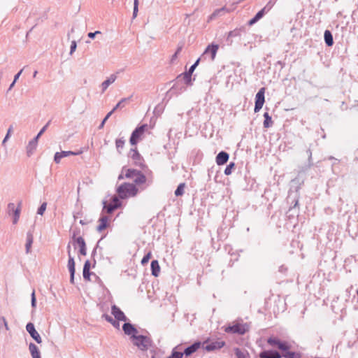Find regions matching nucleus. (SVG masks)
Returning a JSON list of instances; mask_svg holds the SVG:
<instances>
[{
	"instance_id": "19",
	"label": "nucleus",
	"mask_w": 358,
	"mask_h": 358,
	"mask_svg": "<svg viewBox=\"0 0 358 358\" xmlns=\"http://www.w3.org/2000/svg\"><path fill=\"white\" fill-rule=\"evenodd\" d=\"M200 347H201V343H199V342L194 343L193 345L187 348L185 350L184 354L186 356H189L192 353L195 352L197 350H199L200 348Z\"/></svg>"
},
{
	"instance_id": "7",
	"label": "nucleus",
	"mask_w": 358,
	"mask_h": 358,
	"mask_svg": "<svg viewBox=\"0 0 358 358\" xmlns=\"http://www.w3.org/2000/svg\"><path fill=\"white\" fill-rule=\"evenodd\" d=\"M148 128V124H143L138 127H137L131 134L130 138V143L133 145L137 144L138 141L141 140L144 134V132Z\"/></svg>"
},
{
	"instance_id": "26",
	"label": "nucleus",
	"mask_w": 358,
	"mask_h": 358,
	"mask_svg": "<svg viewBox=\"0 0 358 358\" xmlns=\"http://www.w3.org/2000/svg\"><path fill=\"white\" fill-rule=\"evenodd\" d=\"M21 205H22V202L20 201L18 205H17V207L13 211L14 218H13V222L14 224H15L18 222V220H19L20 215V212H21Z\"/></svg>"
},
{
	"instance_id": "25",
	"label": "nucleus",
	"mask_w": 358,
	"mask_h": 358,
	"mask_svg": "<svg viewBox=\"0 0 358 358\" xmlns=\"http://www.w3.org/2000/svg\"><path fill=\"white\" fill-rule=\"evenodd\" d=\"M324 36L326 44L328 46H331L334 44V40L331 31L329 30H326L324 31Z\"/></svg>"
},
{
	"instance_id": "52",
	"label": "nucleus",
	"mask_w": 358,
	"mask_h": 358,
	"mask_svg": "<svg viewBox=\"0 0 358 358\" xmlns=\"http://www.w3.org/2000/svg\"><path fill=\"white\" fill-rule=\"evenodd\" d=\"M113 113H114V112H113V110H111V111H110V112L106 115V116L105 117V118L103 120V121H102V122H101V125H100V127H103V125H104L105 122L108 120V119L109 118V117H110V116Z\"/></svg>"
},
{
	"instance_id": "57",
	"label": "nucleus",
	"mask_w": 358,
	"mask_h": 358,
	"mask_svg": "<svg viewBox=\"0 0 358 358\" xmlns=\"http://www.w3.org/2000/svg\"><path fill=\"white\" fill-rule=\"evenodd\" d=\"M12 130H13V127H12V126H10V127H9L8 130V132H7V134H6V136L5 138H4V139H3V143H4L7 141V139L8 138V137H9L10 134H11V132H12Z\"/></svg>"
},
{
	"instance_id": "17",
	"label": "nucleus",
	"mask_w": 358,
	"mask_h": 358,
	"mask_svg": "<svg viewBox=\"0 0 358 358\" xmlns=\"http://www.w3.org/2000/svg\"><path fill=\"white\" fill-rule=\"evenodd\" d=\"M68 267L71 273V282H73L74 273H75V262L73 257H71L70 252L69 251V262Z\"/></svg>"
},
{
	"instance_id": "46",
	"label": "nucleus",
	"mask_w": 358,
	"mask_h": 358,
	"mask_svg": "<svg viewBox=\"0 0 358 358\" xmlns=\"http://www.w3.org/2000/svg\"><path fill=\"white\" fill-rule=\"evenodd\" d=\"M113 113H114V112H113V110H111V111H110V112L106 115V116L105 117V118L103 120V121H102V122H101V125H100V127H103V125H104L105 122L108 120V119L109 118V117H110V116Z\"/></svg>"
},
{
	"instance_id": "1",
	"label": "nucleus",
	"mask_w": 358,
	"mask_h": 358,
	"mask_svg": "<svg viewBox=\"0 0 358 358\" xmlns=\"http://www.w3.org/2000/svg\"><path fill=\"white\" fill-rule=\"evenodd\" d=\"M124 178L133 180L136 186L145 184L147 181V178L144 174L134 169H122L121 174L118 176V179L122 180Z\"/></svg>"
},
{
	"instance_id": "44",
	"label": "nucleus",
	"mask_w": 358,
	"mask_h": 358,
	"mask_svg": "<svg viewBox=\"0 0 358 358\" xmlns=\"http://www.w3.org/2000/svg\"><path fill=\"white\" fill-rule=\"evenodd\" d=\"M278 348L282 350H287L289 348L285 343L282 342L278 343Z\"/></svg>"
},
{
	"instance_id": "34",
	"label": "nucleus",
	"mask_w": 358,
	"mask_h": 358,
	"mask_svg": "<svg viewBox=\"0 0 358 358\" xmlns=\"http://www.w3.org/2000/svg\"><path fill=\"white\" fill-rule=\"evenodd\" d=\"M199 62V59H197V61L190 67L188 73H187L185 74V77L190 78L192 73L194 71V69H195L196 66L198 65Z\"/></svg>"
},
{
	"instance_id": "29",
	"label": "nucleus",
	"mask_w": 358,
	"mask_h": 358,
	"mask_svg": "<svg viewBox=\"0 0 358 358\" xmlns=\"http://www.w3.org/2000/svg\"><path fill=\"white\" fill-rule=\"evenodd\" d=\"M34 237L31 233H28L27 236L26 251L27 253L30 252L31 245L33 243Z\"/></svg>"
},
{
	"instance_id": "30",
	"label": "nucleus",
	"mask_w": 358,
	"mask_h": 358,
	"mask_svg": "<svg viewBox=\"0 0 358 358\" xmlns=\"http://www.w3.org/2000/svg\"><path fill=\"white\" fill-rule=\"evenodd\" d=\"M185 187V183H180L178 186L176 190L175 191V195L176 196H182L184 194Z\"/></svg>"
},
{
	"instance_id": "21",
	"label": "nucleus",
	"mask_w": 358,
	"mask_h": 358,
	"mask_svg": "<svg viewBox=\"0 0 358 358\" xmlns=\"http://www.w3.org/2000/svg\"><path fill=\"white\" fill-rule=\"evenodd\" d=\"M218 48H219L218 45H215V44L210 45L206 48L204 53L206 54V53L210 52L211 59L214 60L215 58V55H216Z\"/></svg>"
},
{
	"instance_id": "11",
	"label": "nucleus",
	"mask_w": 358,
	"mask_h": 358,
	"mask_svg": "<svg viewBox=\"0 0 358 358\" xmlns=\"http://www.w3.org/2000/svg\"><path fill=\"white\" fill-rule=\"evenodd\" d=\"M225 345V342L222 340H217L215 341H212L210 343L204 346V349L208 351H214L217 350H220Z\"/></svg>"
},
{
	"instance_id": "9",
	"label": "nucleus",
	"mask_w": 358,
	"mask_h": 358,
	"mask_svg": "<svg viewBox=\"0 0 358 358\" xmlns=\"http://www.w3.org/2000/svg\"><path fill=\"white\" fill-rule=\"evenodd\" d=\"M83 152V149H80L77 152H73V151L57 152L55 155L54 160H55V163L59 164V163H60V161L63 157H69L70 155H81Z\"/></svg>"
},
{
	"instance_id": "64",
	"label": "nucleus",
	"mask_w": 358,
	"mask_h": 358,
	"mask_svg": "<svg viewBox=\"0 0 358 358\" xmlns=\"http://www.w3.org/2000/svg\"><path fill=\"white\" fill-rule=\"evenodd\" d=\"M15 83H14V81L12 83V84L10 86V89H11L14 86Z\"/></svg>"
},
{
	"instance_id": "2",
	"label": "nucleus",
	"mask_w": 358,
	"mask_h": 358,
	"mask_svg": "<svg viewBox=\"0 0 358 358\" xmlns=\"http://www.w3.org/2000/svg\"><path fill=\"white\" fill-rule=\"evenodd\" d=\"M138 192L137 187L132 183L124 182L117 189V193L120 198L124 199L135 196Z\"/></svg>"
},
{
	"instance_id": "28",
	"label": "nucleus",
	"mask_w": 358,
	"mask_h": 358,
	"mask_svg": "<svg viewBox=\"0 0 358 358\" xmlns=\"http://www.w3.org/2000/svg\"><path fill=\"white\" fill-rule=\"evenodd\" d=\"M264 127L265 128H269L273 124V120L271 117L269 115L268 113H265L264 114Z\"/></svg>"
},
{
	"instance_id": "15",
	"label": "nucleus",
	"mask_w": 358,
	"mask_h": 358,
	"mask_svg": "<svg viewBox=\"0 0 358 358\" xmlns=\"http://www.w3.org/2000/svg\"><path fill=\"white\" fill-rule=\"evenodd\" d=\"M229 159V154L226 152H220L216 157L215 161L217 165L221 166L227 162Z\"/></svg>"
},
{
	"instance_id": "63",
	"label": "nucleus",
	"mask_w": 358,
	"mask_h": 358,
	"mask_svg": "<svg viewBox=\"0 0 358 358\" xmlns=\"http://www.w3.org/2000/svg\"><path fill=\"white\" fill-rule=\"evenodd\" d=\"M112 324H113L114 327H115L116 328H118V329H119V327H120V324H119V322H117V321H115V320H114V321H113Z\"/></svg>"
},
{
	"instance_id": "6",
	"label": "nucleus",
	"mask_w": 358,
	"mask_h": 358,
	"mask_svg": "<svg viewBox=\"0 0 358 358\" xmlns=\"http://www.w3.org/2000/svg\"><path fill=\"white\" fill-rule=\"evenodd\" d=\"M129 156L133 160V163L135 166H139L142 169L147 168V166L144 162V159L138 152L136 148L130 150Z\"/></svg>"
},
{
	"instance_id": "36",
	"label": "nucleus",
	"mask_w": 358,
	"mask_h": 358,
	"mask_svg": "<svg viewBox=\"0 0 358 358\" xmlns=\"http://www.w3.org/2000/svg\"><path fill=\"white\" fill-rule=\"evenodd\" d=\"M4 327L6 330H9L8 322L4 317H0V328Z\"/></svg>"
},
{
	"instance_id": "16",
	"label": "nucleus",
	"mask_w": 358,
	"mask_h": 358,
	"mask_svg": "<svg viewBox=\"0 0 358 358\" xmlns=\"http://www.w3.org/2000/svg\"><path fill=\"white\" fill-rule=\"evenodd\" d=\"M271 7H269L267 9V6L263 8L256 14V15L252 19H251L249 21L248 24L252 25L253 24L256 23L259 20H260L264 16L266 12L268 11L271 9Z\"/></svg>"
},
{
	"instance_id": "22",
	"label": "nucleus",
	"mask_w": 358,
	"mask_h": 358,
	"mask_svg": "<svg viewBox=\"0 0 358 358\" xmlns=\"http://www.w3.org/2000/svg\"><path fill=\"white\" fill-rule=\"evenodd\" d=\"M123 330L127 335H132L136 332V329L129 323H124L123 325Z\"/></svg>"
},
{
	"instance_id": "58",
	"label": "nucleus",
	"mask_w": 358,
	"mask_h": 358,
	"mask_svg": "<svg viewBox=\"0 0 358 358\" xmlns=\"http://www.w3.org/2000/svg\"><path fill=\"white\" fill-rule=\"evenodd\" d=\"M101 34V31H96L95 32H90L88 33L87 36L91 38H94L95 35L96 34Z\"/></svg>"
},
{
	"instance_id": "14",
	"label": "nucleus",
	"mask_w": 358,
	"mask_h": 358,
	"mask_svg": "<svg viewBox=\"0 0 358 358\" xmlns=\"http://www.w3.org/2000/svg\"><path fill=\"white\" fill-rule=\"evenodd\" d=\"M112 314L114 315L115 318L118 321H124L127 320V317L124 314V313L115 305H113L111 308Z\"/></svg>"
},
{
	"instance_id": "41",
	"label": "nucleus",
	"mask_w": 358,
	"mask_h": 358,
	"mask_svg": "<svg viewBox=\"0 0 358 358\" xmlns=\"http://www.w3.org/2000/svg\"><path fill=\"white\" fill-rule=\"evenodd\" d=\"M47 203H43L40 208L38 209V214L43 215L45 210H46Z\"/></svg>"
},
{
	"instance_id": "42",
	"label": "nucleus",
	"mask_w": 358,
	"mask_h": 358,
	"mask_svg": "<svg viewBox=\"0 0 358 358\" xmlns=\"http://www.w3.org/2000/svg\"><path fill=\"white\" fill-rule=\"evenodd\" d=\"M90 269H83V277L87 280H90Z\"/></svg>"
},
{
	"instance_id": "50",
	"label": "nucleus",
	"mask_w": 358,
	"mask_h": 358,
	"mask_svg": "<svg viewBox=\"0 0 358 358\" xmlns=\"http://www.w3.org/2000/svg\"><path fill=\"white\" fill-rule=\"evenodd\" d=\"M113 113H114V112H113V110H111V111H110V112L106 115V116L105 117V118L103 120V121H102V122H101V125H100V127H103V125H104L105 122L108 120V119L109 118V117H110V116Z\"/></svg>"
},
{
	"instance_id": "59",
	"label": "nucleus",
	"mask_w": 358,
	"mask_h": 358,
	"mask_svg": "<svg viewBox=\"0 0 358 358\" xmlns=\"http://www.w3.org/2000/svg\"><path fill=\"white\" fill-rule=\"evenodd\" d=\"M16 208H15V204L14 203H9L8 204V210H9V213L10 211H14L15 210Z\"/></svg>"
},
{
	"instance_id": "31",
	"label": "nucleus",
	"mask_w": 358,
	"mask_h": 358,
	"mask_svg": "<svg viewBox=\"0 0 358 358\" xmlns=\"http://www.w3.org/2000/svg\"><path fill=\"white\" fill-rule=\"evenodd\" d=\"M236 355L237 356V358H248L249 354L247 352H243L238 348H236L235 350Z\"/></svg>"
},
{
	"instance_id": "10",
	"label": "nucleus",
	"mask_w": 358,
	"mask_h": 358,
	"mask_svg": "<svg viewBox=\"0 0 358 358\" xmlns=\"http://www.w3.org/2000/svg\"><path fill=\"white\" fill-rule=\"evenodd\" d=\"M73 244L75 246H78L79 248V252L81 255L85 256L87 255V248L85 240L79 236L76 238L73 236Z\"/></svg>"
},
{
	"instance_id": "13",
	"label": "nucleus",
	"mask_w": 358,
	"mask_h": 358,
	"mask_svg": "<svg viewBox=\"0 0 358 358\" xmlns=\"http://www.w3.org/2000/svg\"><path fill=\"white\" fill-rule=\"evenodd\" d=\"M99 224L96 227V230L99 232H102L105 230L110 224V218L108 216L103 215L101 216L99 220Z\"/></svg>"
},
{
	"instance_id": "3",
	"label": "nucleus",
	"mask_w": 358,
	"mask_h": 358,
	"mask_svg": "<svg viewBox=\"0 0 358 358\" xmlns=\"http://www.w3.org/2000/svg\"><path fill=\"white\" fill-rule=\"evenodd\" d=\"M249 330V325L246 323L233 322L231 325L224 327L227 333L244 334Z\"/></svg>"
},
{
	"instance_id": "35",
	"label": "nucleus",
	"mask_w": 358,
	"mask_h": 358,
	"mask_svg": "<svg viewBox=\"0 0 358 358\" xmlns=\"http://www.w3.org/2000/svg\"><path fill=\"white\" fill-rule=\"evenodd\" d=\"M152 257V252H149L146 255L141 259V264L143 265L146 264Z\"/></svg>"
},
{
	"instance_id": "39",
	"label": "nucleus",
	"mask_w": 358,
	"mask_h": 358,
	"mask_svg": "<svg viewBox=\"0 0 358 358\" xmlns=\"http://www.w3.org/2000/svg\"><path fill=\"white\" fill-rule=\"evenodd\" d=\"M183 356V353L176 352L175 350L173 351L172 355L168 358H182Z\"/></svg>"
},
{
	"instance_id": "51",
	"label": "nucleus",
	"mask_w": 358,
	"mask_h": 358,
	"mask_svg": "<svg viewBox=\"0 0 358 358\" xmlns=\"http://www.w3.org/2000/svg\"><path fill=\"white\" fill-rule=\"evenodd\" d=\"M113 113H114V112H113V110H111V111H110V112L106 115V116L105 117V118L103 120V121H102V122H101V125H100V127H103V125H104L105 122L108 120V119L109 118V117H110V116Z\"/></svg>"
},
{
	"instance_id": "24",
	"label": "nucleus",
	"mask_w": 358,
	"mask_h": 358,
	"mask_svg": "<svg viewBox=\"0 0 358 358\" xmlns=\"http://www.w3.org/2000/svg\"><path fill=\"white\" fill-rule=\"evenodd\" d=\"M48 127V124H46L45 126H44L42 129L40 131V132L38 134V135L36 136V137L29 143V149H31V150H34L36 147V145L37 143V141H38V138H39V136L45 131L46 128Z\"/></svg>"
},
{
	"instance_id": "33",
	"label": "nucleus",
	"mask_w": 358,
	"mask_h": 358,
	"mask_svg": "<svg viewBox=\"0 0 358 358\" xmlns=\"http://www.w3.org/2000/svg\"><path fill=\"white\" fill-rule=\"evenodd\" d=\"M235 167V164L234 162H231L229 165L227 166L224 170V174L227 176L230 175L232 173V170Z\"/></svg>"
},
{
	"instance_id": "43",
	"label": "nucleus",
	"mask_w": 358,
	"mask_h": 358,
	"mask_svg": "<svg viewBox=\"0 0 358 358\" xmlns=\"http://www.w3.org/2000/svg\"><path fill=\"white\" fill-rule=\"evenodd\" d=\"M226 8L224 7L222 8L221 9H217L213 12V13L210 15V19H213V17L218 15L222 11L225 10Z\"/></svg>"
},
{
	"instance_id": "62",
	"label": "nucleus",
	"mask_w": 358,
	"mask_h": 358,
	"mask_svg": "<svg viewBox=\"0 0 358 358\" xmlns=\"http://www.w3.org/2000/svg\"><path fill=\"white\" fill-rule=\"evenodd\" d=\"M105 318L108 322H110L111 324L113 323V321H114V320L108 315H106Z\"/></svg>"
},
{
	"instance_id": "27",
	"label": "nucleus",
	"mask_w": 358,
	"mask_h": 358,
	"mask_svg": "<svg viewBox=\"0 0 358 358\" xmlns=\"http://www.w3.org/2000/svg\"><path fill=\"white\" fill-rule=\"evenodd\" d=\"M115 80H116V76L111 75L106 80H105L102 83L103 90V91L106 90L110 84H112L115 82Z\"/></svg>"
},
{
	"instance_id": "8",
	"label": "nucleus",
	"mask_w": 358,
	"mask_h": 358,
	"mask_svg": "<svg viewBox=\"0 0 358 358\" xmlns=\"http://www.w3.org/2000/svg\"><path fill=\"white\" fill-rule=\"evenodd\" d=\"M265 91L266 88L262 87L255 96V106L254 109L255 113L259 112L263 107V105L265 102Z\"/></svg>"
},
{
	"instance_id": "23",
	"label": "nucleus",
	"mask_w": 358,
	"mask_h": 358,
	"mask_svg": "<svg viewBox=\"0 0 358 358\" xmlns=\"http://www.w3.org/2000/svg\"><path fill=\"white\" fill-rule=\"evenodd\" d=\"M29 348L33 358H41L40 352L35 344L31 343L29 346Z\"/></svg>"
},
{
	"instance_id": "53",
	"label": "nucleus",
	"mask_w": 358,
	"mask_h": 358,
	"mask_svg": "<svg viewBox=\"0 0 358 358\" xmlns=\"http://www.w3.org/2000/svg\"><path fill=\"white\" fill-rule=\"evenodd\" d=\"M181 50H182L181 47L178 48L176 53L171 57V62H173L175 59H176V58L178 57V55L180 52Z\"/></svg>"
},
{
	"instance_id": "55",
	"label": "nucleus",
	"mask_w": 358,
	"mask_h": 358,
	"mask_svg": "<svg viewBox=\"0 0 358 358\" xmlns=\"http://www.w3.org/2000/svg\"><path fill=\"white\" fill-rule=\"evenodd\" d=\"M126 101V99H122L120 101L117 103V104L113 108L112 110L115 112L118 108L122 106V103H124Z\"/></svg>"
},
{
	"instance_id": "12",
	"label": "nucleus",
	"mask_w": 358,
	"mask_h": 358,
	"mask_svg": "<svg viewBox=\"0 0 358 358\" xmlns=\"http://www.w3.org/2000/svg\"><path fill=\"white\" fill-rule=\"evenodd\" d=\"M27 331L29 333L30 336L38 343H41L42 342V339L38 333V331L35 329L34 324L29 322L26 326Z\"/></svg>"
},
{
	"instance_id": "45",
	"label": "nucleus",
	"mask_w": 358,
	"mask_h": 358,
	"mask_svg": "<svg viewBox=\"0 0 358 358\" xmlns=\"http://www.w3.org/2000/svg\"><path fill=\"white\" fill-rule=\"evenodd\" d=\"M113 113H114V112H113V110H111V111H110V112L106 115V116L105 117V118L103 120V121H102V122H101V125H100V127H103V125H104L105 122L108 120V119L109 118V117H110V116Z\"/></svg>"
},
{
	"instance_id": "47",
	"label": "nucleus",
	"mask_w": 358,
	"mask_h": 358,
	"mask_svg": "<svg viewBox=\"0 0 358 358\" xmlns=\"http://www.w3.org/2000/svg\"><path fill=\"white\" fill-rule=\"evenodd\" d=\"M113 113H114V112H113V110H111V111H110V112L106 115V116L105 117V118L103 120V121H102V122H101V125H100V127H103V125H104L105 122L108 120V119L109 118V117H110V116Z\"/></svg>"
},
{
	"instance_id": "61",
	"label": "nucleus",
	"mask_w": 358,
	"mask_h": 358,
	"mask_svg": "<svg viewBox=\"0 0 358 358\" xmlns=\"http://www.w3.org/2000/svg\"><path fill=\"white\" fill-rule=\"evenodd\" d=\"M22 69L20 71V72H18L15 76V78H14V83L16 82V80L19 78L20 74L22 73Z\"/></svg>"
},
{
	"instance_id": "54",
	"label": "nucleus",
	"mask_w": 358,
	"mask_h": 358,
	"mask_svg": "<svg viewBox=\"0 0 358 358\" xmlns=\"http://www.w3.org/2000/svg\"><path fill=\"white\" fill-rule=\"evenodd\" d=\"M76 47H77L76 42L75 41H72L71 45V51H70L71 55L73 54V52L76 50Z\"/></svg>"
},
{
	"instance_id": "37",
	"label": "nucleus",
	"mask_w": 358,
	"mask_h": 358,
	"mask_svg": "<svg viewBox=\"0 0 358 358\" xmlns=\"http://www.w3.org/2000/svg\"><path fill=\"white\" fill-rule=\"evenodd\" d=\"M138 11V0H134V12L133 17H136L137 16Z\"/></svg>"
},
{
	"instance_id": "60",
	"label": "nucleus",
	"mask_w": 358,
	"mask_h": 358,
	"mask_svg": "<svg viewBox=\"0 0 358 358\" xmlns=\"http://www.w3.org/2000/svg\"><path fill=\"white\" fill-rule=\"evenodd\" d=\"M83 269H90V262L89 260L85 262Z\"/></svg>"
},
{
	"instance_id": "49",
	"label": "nucleus",
	"mask_w": 358,
	"mask_h": 358,
	"mask_svg": "<svg viewBox=\"0 0 358 358\" xmlns=\"http://www.w3.org/2000/svg\"><path fill=\"white\" fill-rule=\"evenodd\" d=\"M113 113H114V112H113V110H111V111H110V112L106 115V116L105 117V118L103 120V121H102V122H101V125H100V127H103V125H104L105 122L108 120V119L109 118V117H110V116Z\"/></svg>"
},
{
	"instance_id": "32",
	"label": "nucleus",
	"mask_w": 358,
	"mask_h": 358,
	"mask_svg": "<svg viewBox=\"0 0 358 358\" xmlns=\"http://www.w3.org/2000/svg\"><path fill=\"white\" fill-rule=\"evenodd\" d=\"M283 357L286 358H301V355L299 353L294 352H287L283 355Z\"/></svg>"
},
{
	"instance_id": "18",
	"label": "nucleus",
	"mask_w": 358,
	"mask_h": 358,
	"mask_svg": "<svg viewBox=\"0 0 358 358\" xmlns=\"http://www.w3.org/2000/svg\"><path fill=\"white\" fill-rule=\"evenodd\" d=\"M260 358H281V355L276 351H264L260 353Z\"/></svg>"
},
{
	"instance_id": "5",
	"label": "nucleus",
	"mask_w": 358,
	"mask_h": 358,
	"mask_svg": "<svg viewBox=\"0 0 358 358\" xmlns=\"http://www.w3.org/2000/svg\"><path fill=\"white\" fill-rule=\"evenodd\" d=\"M134 344L141 350H147L150 346V341L148 338L143 336H132Z\"/></svg>"
},
{
	"instance_id": "38",
	"label": "nucleus",
	"mask_w": 358,
	"mask_h": 358,
	"mask_svg": "<svg viewBox=\"0 0 358 358\" xmlns=\"http://www.w3.org/2000/svg\"><path fill=\"white\" fill-rule=\"evenodd\" d=\"M124 141L122 138L117 139L115 141L117 149H122L124 145Z\"/></svg>"
},
{
	"instance_id": "4",
	"label": "nucleus",
	"mask_w": 358,
	"mask_h": 358,
	"mask_svg": "<svg viewBox=\"0 0 358 358\" xmlns=\"http://www.w3.org/2000/svg\"><path fill=\"white\" fill-rule=\"evenodd\" d=\"M121 201L117 196H112L109 200L103 201V208L108 213H113L121 206Z\"/></svg>"
},
{
	"instance_id": "48",
	"label": "nucleus",
	"mask_w": 358,
	"mask_h": 358,
	"mask_svg": "<svg viewBox=\"0 0 358 358\" xmlns=\"http://www.w3.org/2000/svg\"><path fill=\"white\" fill-rule=\"evenodd\" d=\"M113 113H114V112H113V110H111V111H110V112L106 115V116L105 117V118L103 120V121H102V122H101V125H100V127H103V125H104L105 122L108 120V119L109 118V117H110V116Z\"/></svg>"
},
{
	"instance_id": "40",
	"label": "nucleus",
	"mask_w": 358,
	"mask_h": 358,
	"mask_svg": "<svg viewBox=\"0 0 358 358\" xmlns=\"http://www.w3.org/2000/svg\"><path fill=\"white\" fill-rule=\"evenodd\" d=\"M268 343L270 344L271 345H276L278 346V343L280 342L279 340L276 339V338H269L268 339Z\"/></svg>"
},
{
	"instance_id": "20",
	"label": "nucleus",
	"mask_w": 358,
	"mask_h": 358,
	"mask_svg": "<svg viewBox=\"0 0 358 358\" xmlns=\"http://www.w3.org/2000/svg\"><path fill=\"white\" fill-rule=\"evenodd\" d=\"M160 266L157 260H153L151 262V271L152 275L157 277L160 273Z\"/></svg>"
},
{
	"instance_id": "56",
	"label": "nucleus",
	"mask_w": 358,
	"mask_h": 358,
	"mask_svg": "<svg viewBox=\"0 0 358 358\" xmlns=\"http://www.w3.org/2000/svg\"><path fill=\"white\" fill-rule=\"evenodd\" d=\"M36 303V296H35V291L34 290L31 294V306L33 307H35Z\"/></svg>"
}]
</instances>
